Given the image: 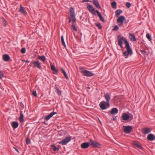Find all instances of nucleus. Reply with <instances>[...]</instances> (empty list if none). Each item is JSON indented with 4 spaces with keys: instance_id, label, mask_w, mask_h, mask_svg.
Masks as SVG:
<instances>
[{
    "instance_id": "obj_49",
    "label": "nucleus",
    "mask_w": 155,
    "mask_h": 155,
    "mask_svg": "<svg viewBox=\"0 0 155 155\" xmlns=\"http://www.w3.org/2000/svg\"><path fill=\"white\" fill-rule=\"evenodd\" d=\"M130 115H131V116L130 117V121L131 120H132L133 119V116H132V115L131 114H130Z\"/></svg>"
},
{
    "instance_id": "obj_2",
    "label": "nucleus",
    "mask_w": 155,
    "mask_h": 155,
    "mask_svg": "<svg viewBox=\"0 0 155 155\" xmlns=\"http://www.w3.org/2000/svg\"><path fill=\"white\" fill-rule=\"evenodd\" d=\"M80 70L81 71V73L83 74V75L86 77H91L94 75L93 74L91 71L84 69L83 68H80Z\"/></svg>"
},
{
    "instance_id": "obj_1",
    "label": "nucleus",
    "mask_w": 155,
    "mask_h": 155,
    "mask_svg": "<svg viewBox=\"0 0 155 155\" xmlns=\"http://www.w3.org/2000/svg\"><path fill=\"white\" fill-rule=\"evenodd\" d=\"M118 41V44L120 46L121 48H122L123 41H124L125 44V48L126 49V51L123 52V54L125 56H128L129 54L132 55L133 54L132 50L129 44L127 41V40L124 37L121 36L120 35H118L117 37Z\"/></svg>"
},
{
    "instance_id": "obj_37",
    "label": "nucleus",
    "mask_w": 155,
    "mask_h": 155,
    "mask_svg": "<svg viewBox=\"0 0 155 155\" xmlns=\"http://www.w3.org/2000/svg\"><path fill=\"white\" fill-rule=\"evenodd\" d=\"M118 29H119V28H118V26L117 25H116L114 26V28L112 29V30L113 31H117L118 30Z\"/></svg>"
},
{
    "instance_id": "obj_40",
    "label": "nucleus",
    "mask_w": 155,
    "mask_h": 155,
    "mask_svg": "<svg viewBox=\"0 0 155 155\" xmlns=\"http://www.w3.org/2000/svg\"><path fill=\"white\" fill-rule=\"evenodd\" d=\"M4 77V74L3 71H0V79Z\"/></svg>"
},
{
    "instance_id": "obj_38",
    "label": "nucleus",
    "mask_w": 155,
    "mask_h": 155,
    "mask_svg": "<svg viewBox=\"0 0 155 155\" xmlns=\"http://www.w3.org/2000/svg\"><path fill=\"white\" fill-rule=\"evenodd\" d=\"M45 119L46 120V121H45L44 123L47 124H48V115H47L45 117Z\"/></svg>"
},
{
    "instance_id": "obj_31",
    "label": "nucleus",
    "mask_w": 155,
    "mask_h": 155,
    "mask_svg": "<svg viewBox=\"0 0 155 155\" xmlns=\"http://www.w3.org/2000/svg\"><path fill=\"white\" fill-rule=\"evenodd\" d=\"M112 8L114 9H116L117 8V3L115 2H113L111 4Z\"/></svg>"
},
{
    "instance_id": "obj_50",
    "label": "nucleus",
    "mask_w": 155,
    "mask_h": 155,
    "mask_svg": "<svg viewBox=\"0 0 155 155\" xmlns=\"http://www.w3.org/2000/svg\"><path fill=\"white\" fill-rule=\"evenodd\" d=\"M69 21H68V23H70L72 21V20L70 18H69Z\"/></svg>"
},
{
    "instance_id": "obj_10",
    "label": "nucleus",
    "mask_w": 155,
    "mask_h": 155,
    "mask_svg": "<svg viewBox=\"0 0 155 155\" xmlns=\"http://www.w3.org/2000/svg\"><path fill=\"white\" fill-rule=\"evenodd\" d=\"M124 120H127L130 118V116L127 114L124 113L122 114L121 117Z\"/></svg>"
},
{
    "instance_id": "obj_16",
    "label": "nucleus",
    "mask_w": 155,
    "mask_h": 155,
    "mask_svg": "<svg viewBox=\"0 0 155 155\" xmlns=\"http://www.w3.org/2000/svg\"><path fill=\"white\" fill-rule=\"evenodd\" d=\"M126 19L125 17L123 16H120L117 19V22H123L124 21H126Z\"/></svg>"
},
{
    "instance_id": "obj_27",
    "label": "nucleus",
    "mask_w": 155,
    "mask_h": 155,
    "mask_svg": "<svg viewBox=\"0 0 155 155\" xmlns=\"http://www.w3.org/2000/svg\"><path fill=\"white\" fill-rule=\"evenodd\" d=\"M19 120L20 122H22L24 121V115L22 111H21V112L20 117H19Z\"/></svg>"
},
{
    "instance_id": "obj_46",
    "label": "nucleus",
    "mask_w": 155,
    "mask_h": 155,
    "mask_svg": "<svg viewBox=\"0 0 155 155\" xmlns=\"http://www.w3.org/2000/svg\"><path fill=\"white\" fill-rule=\"evenodd\" d=\"M117 119V117L116 116H113V120L115 121Z\"/></svg>"
},
{
    "instance_id": "obj_28",
    "label": "nucleus",
    "mask_w": 155,
    "mask_h": 155,
    "mask_svg": "<svg viewBox=\"0 0 155 155\" xmlns=\"http://www.w3.org/2000/svg\"><path fill=\"white\" fill-rule=\"evenodd\" d=\"M61 71H62V73L63 74L64 77H65V78H66L67 79V80L68 79V77L67 74H66V72L62 68H61Z\"/></svg>"
},
{
    "instance_id": "obj_17",
    "label": "nucleus",
    "mask_w": 155,
    "mask_h": 155,
    "mask_svg": "<svg viewBox=\"0 0 155 155\" xmlns=\"http://www.w3.org/2000/svg\"><path fill=\"white\" fill-rule=\"evenodd\" d=\"M104 98L106 100V101L109 105V100H110V97L108 93H106L104 96Z\"/></svg>"
},
{
    "instance_id": "obj_9",
    "label": "nucleus",
    "mask_w": 155,
    "mask_h": 155,
    "mask_svg": "<svg viewBox=\"0 0 155 155\" xmlns=\"http://www.w3.org/2000/svg\"><path fill=\"white\" fill-rule=\"evenodd\" d=\"M50 65L51 69L53 71V73L54 74H57L58 72V70L55 68L51 62H50Z\"/></svg>"
},
{
    "instance_id": "obj_39",
    "label": "nucleus",
    "mask_w": 155,
    "mask_h": 155,
    "mask_svg": "<svg viewBox=\"0 0 155 155\" xmlns=\"http://www.w3.org/2000/svg\"><path fill=\"white\" fill-rule=\"evenodd\" d=\"M26 142L27 144H30L31 143L30 140L28 138H26Z\"/></svg>"
},
{
    "instance_id": "obj_51",
    "label": "nucleus",
    "mask_w": 155,
    "mask_h": 155,
    "mask_svg": "<svg viewBox=\"0 0 155 155\" xmlns=\"http://www.w3.org/2000/svg\"><path fill=\"white\" fill-rule=\"evenodd\" d=\"M25 61L26 63H29L30 62V61H29L28 60H25Z\"/></svg>"
},
{
    "instance_id": "obj_54",
    "label": "nucleus",
    "mask_w": 155,
    "mask_h": 155,
    "mask_svg": "<svg viewBox=\"0 0 155 155\" xmlns=\"http://www.w3.org/2000/svg\"><path fill=\"white\" fill-rule=\"evenodd\" d=\"M125 21V22L126 23H127V22H126V21Z\"/></svg>"
},
{
    "instance_id": "obj_22",
    "label": "nucleus",
    "mask_w": 155,
    "mask_h": 155,
    "mask_svg": "<svg viewBox=\"0 0 155 155\" xmlns=\"http://www.w3.org/2000/svg\"><path fill=\"white\" fill-rule=\"evenodd\" d=\"M18 123L17 122L13 121L12 123V126L14 129L17 128L18 126Z\"/></svg>"
},
{
    "instance_id": "obj_7",
    "label": "nucleus",
    "mask_w": 155,
    "mask_h": 155,
    "mask_svg": "<svg viewBox=\"0 0 155 155\" xmlns=\"http://www.w3.org/2000/svg\"><path fill=\"white\" fill-rule=\"evenodd\" d=\"M71 139V137L68 136L66 137L65 139L59 142L60 144L63 145H66Z\"/></svg>"
},
{
    "instance_id": "obj_21",
    "label": "nucleus",
    "mask_w": 155,
    "mask_h": 155,
    "mask_svg": "<svg viewBox=\"0 0 155 155\" xmlns=\"http://www.w3.org/2000/svg\"><path fill=\"white\" fill-rule=\"evenodd\" d=\"M10 57L8 54H5L3 56V59L5 61H8L10 59Z\"/></svg>"
},
{
    "instance_id": "obj_25",
    "label": "nucleus",
    "mask_w": 155,
    "mask_h": 155,
    "mask_svg": "<svg viewBox=\"0 0 155 155\" xmlns=\"http://www.w3.org/2000/svg\"><path fill=\"white\" fill-rule=\"evenodd\" d=\"M122 12V11L120 9H117L115 12V15L116 17H118L119 16L120 14Z\"/></svg>"
},
{
    "instance_id": "obj_33",
    "label": "nucleus",
    "mask_w": 155,
    "mask_h": 155,
    "mask_svg": "<svg viewBox=\"0 0 155 155\" xmlns=\"http://www.w3.org/2000/svg\"><path fill=\"white\" fill-rule=\"evenodd\" d=\"M57 114V113L56 112H54V111H53L52 112H51L50 114H49V119L50 118H51L52 117H53V116L55 114Z\"/></svg>"
},
{
    "instance_id": "obj_43",
    "label": "nucleus",
    "mask_w": 155,
    "mask_h": 155,
    "mask_svg": "<svg viewBox=\"0 0 155 155\" xmlns=\"http://www.w3.org/2000/svg\"><path fill=\"white\" fill-rule=\"evenodd\" d=\"M126 5L127 8H129L131 6V4L129 2H127L126 4Z\"/></svg>"
},
{
    "instance_id": "obj_26",
    "label": "nucleus",
    "mask_w": 155,
    "mask_h": 155,
    "mask_svg": "<svg viewBox=\"0 0 155 155\" xmlns=\"http://www.w3.org/2000/svg\"><path fill=\"white\" fill-rule=\"evenodd\" d=\"M51 149L53 150L54 151L59 150V148L58 147H56L54 145H51Z\"/></svg>"
},
{
    "instance_id": "obj_55",
    "label": "nucleus",
    "mask_w": 155,
    "mask_h": 155,
    "mask_svg": "<svg viewBox=\"0 0 155 155\" xmlns=\"http://www.w3.org/2000/svg\"><path fill=\"white\" fill-rule=\"evenodd\" d=\"M154 0V2L155 3V0Z\"/></svg>"
},
{
    "instance_id": "obj_36",
    "label": "nucleus",
    "mask_w": 155,
    "mask_h": 155,
    "mask_svg": "<svg viewBox=\"0 0 155 155\" xmlns=\"http://www.w3.org/2000/svg\"><path fill=\"white\" fill-rule=\"evenodd\" d=\"M71 27H72V29H73V30L74 31H77V28H76L75 25L74 24V23H72V24L71 25Z\"/></svg>"
},
{
    "instance_id": "obj_41",
    "label": "nucleus",
    "mask_w": 155,
    "mask_h": 155,
    "mask_svg": "<svg viewBox=\"0 0 155 155\" xmlns=\"http://www.w3.org/2000/svg\"><path fill=\"white\" fill-rule=\"evenodd\" d=\"M26 49L25 48H22L21 51V52L22 54H24L25 52Z\"/></svg>"
},
{
    "instance_id": "obj_5",
    "label": "nucleus",
    "mask_w": 155,
    "mask_h": 155,
    "mask_svg": "<svg viewBox=\"0 0 155 155\" xmlns=\"http://www.w3.org/2000/svg\"><path fill=\"white\" fill-rule=\"evenodd\" d=\"M107 103L105 101H103L100 102L99 106L101 110H105L109 107L110 104L108 105Z\"/></svg>"
},
{
    "instance_id": "obj_14",
    "label": "nucleus",
    "mask_w": 155,
    "mask_h": 155,
    "mask_svg": "<svg viewBox=\"0 0 155 155\" xmlns=\"http://www.w3.org/2000/svg\"><path fill=\"white\" fill-rule=\"evenodd\" d=\"M90 145V143L84 142L81 144V147L83 149H86L88 148Z\"/></svg>"
},
{
    "instance_id": "obj_30",
    "label": "nucleus",
    "mask_w": 155,
    "mask_h": 155,
    "mask_svg": "<svg viewBox=\"0 0 155 155\" xmlns=\"http://www.w3.org/2000/svg\"><path fill=\"white\" fill-rule=\"evenodd\" d=\"M38 58L41 60L43 62H45V56H39Z\"/></svg>"
},
{
    "instance_id": "obj_8",
    "label": "nucleus",
    "mask_w": 155,
    "mask_h": 155,
    "mask_svg": "<svg viewBox=\"0 0 155 155\" xmlns=\"http://www.w3.org/2000/svg\"><path fill=\"white\" fill-rule=\"evenodd\" d=\"M124 128V131L126 134H129L133 131L132 127L129 125L123 126Z\"/></svg>"
},
{
    "instance_id": "obj_20",
    "label": "nucleus",
    "mask_w": 155,
    "mask_h": 155,
    "mask_svg": "<svg viewBox=\"0 0 155 155\" xmlns=\"http://www.w3.org/2000/svg\"><path fill=\"white\" fill-rule=\"evenodd\" d=\"M130 38L131 41H135L136 39L135 38L134 34L129 33Z\"/></svg>"
},
{
    "instance_id": "obj_13",
    "label": "nucleus",
    "mask_w": 155,
    "mask_h": 155,
    "mask_svg": "<svg viewBox=\"0 0 155 155\" xmlns=\"http://www.w3.org/2000/svg\"><path fill=\"white\" fill-rule=\"evenodd\" d=\"M151 130V129L149 128L145 127L143 129L142 132L144 134H146L150 133Z\"/></svg>"
},
{
    "instance_id": "obj_6",
    "label": "nucleus",
    "mask_w": 155,
    "mask_h": 155,
    "mask_svg": "<svg viewBox=\"0 0 155 155\" xmlns=\"http://www.w3.org/2000/svg\"><path fill=\"white\" fill-rule=\"evenodd\" d=\"M90 145H91L94 148L100 147L101 145L99 143L92 139L90 140Z\"/></svg>"
},
{
    "instance_id": "obj_18",
    "label": "nucleus",
    "mask_w": 155,
    "mask_h": 155,
    "mask_svg": "<svg viewBox=\"0 0 155 155\" xmlns=\"http://www.w3.org/2000/svg\"><path fill=\"white\" fill-rule=\"evenodd\" d=\"M147 139L150 141H153L155 139V136L152 134H150L147 137Z\"/></svg>"
},
{
    "instance_id": "obj_19",
    "label": "nucleus",
    "mask_w": 155,
    "mask_h": 155,
    "mask_svg": "<svg viewBox=\"0 0 155 155\" xmlns=\"http://www.w3.org/2000/svg\"><path fill=\"white\" fill-rule=\"evenodd\" d=\"M96 13H97V14L98 16L99 17V18L100 19V20L101 21H102V22H103V23H104L105 22V21H104V18L102 17V16L100 12H99V11L98 10H96Z\"/></svg>"
},
{
    "instance_id": "obj_52",
    "label": "nucleus",
    "mask_w": 155,
    "mask_h": 155,
    "mask_svg": "<svg viewBox=\"0 0 155 155\" xmlns=\"http://www.w3.org/2000/svg\"><path fill=\"white\" fill-rule=\"evenodd\" d=\"M120 23L119 24V26H120L122 25L123 22H120Z\"/></svg>"
},
{
    "instance_id": "obj_4",
    "label": "nucleus",
    "mask_w": 155,
    "mask_h": 155,
    "mask_svg": "<svg viewBox=\"0 0 155 155\" xmlns=\"http://www.w3.org/2000/svg\"><path fill=\"white\" fill-rule=\"evenodd\" d=\"M87 8L89 10V11L91 12L92 14L94 15H96V10L95 11L94 8L92 5L89 3H87Z\"/></svg>"
},
{
    "instance_id": "obj_15",
    "label": "nucleus",
    "mask_w": 155,
    "mask_h": 155,
    "mask_svg": "<svg viewBox=\"0 0 155 155\" xmlns=\"http://www.w3.org/2000/svg\"><path fill=\"white\" fill-rule=\"evenodd\" d=\"M33 64L34 65L35 67L38 68L39 69H41V63L39 61H33Z\"/></svg>"
},
{
    "instance_id": "obj_45",
    "label": "nucleus",
    "mask_w": 155,
    "mask_h": 155,
    "mask_svg": "<svg viewBox=\"0 0 155 155\" xmlns=\"http://www.w3.org/2000/svg\"><path fill=\"white\" fill-rule=\"evenodd\" d=\"M3 21L4 22V25L5 26L7 25H8V22H7V21L4 19H3Z\"/></svg>"
},
{
    "instance_id": "obj_48",
    "label": "nucleus",
    "mask_w": 155,
    "mask_h": 155,
    "mask_svg": "<svg viewBox=\"0 0 155 155\" xmlns=\"http://www.w3.org/2000/svg\"><path fill=\"white\" fill-rule=\"evenodd\" d=\"M89 2V0H83L82 1V2Z\"/></svg>"
},
{
    "instance_id": "obj_23",
    "label": "nucleus",
    "mask_w": 155,
    "mask_h": 155,
    "mask_svg": "<svg viewBox=\"0 0 155 155\" xmlns=\"http://www.w3.org/2000/svg\"><path fill=\"white\" fill-rule=\"evenodd\" d=\"M133 144L134 146L136 147L139 149H141L142 148L141 144L138 142L134 143H133Z\"/></svg>"
},
{
    "instance_id": "obj_32",
    "label": "nucleus",
    "mask_w": 155,
    "mask_h": 155,
    "mask_svg": "<svg viewBox=\"0 0 155 155\" xmlns=\"http://www.w3.org/2000/svg\"><path fill=\"white\" fill-rule=\"evenodd\" d=\"M55 89L56 90L57 93V94L60 96L61 94V91L57 87H56L55 88Z\"/></svg>"
},
{
    "instance_id": "obj_47",
    "label": "nucleus",
    "mask_w": 155,
    "mask_h": 155,
    "mask_svg": "<svg viewBox=\"0 0 155 155\" xmlns=\"http://www.w3.org/2000/svg\"><path fill=\"white\" fill-rule=\"evenodd\" d=\"M13 148L15 149V150L17 151L19 153V151L18 150L17 148L15 147H14Z\"/></svg>"
},
{
    "instance_id": "obj_3",
    "label": "nucleus",
    "mask_w": 155,
    "mask_h": 155,
    "mask_svg": "<svg viewBox=\"0 0 155 155\" xmlns=\"http://www.w3.org/2000/svg\"><path fill=\"white\" fill-rule=\"evenodd\" d=\"M69 12L70 14V17L69 18L71 20L72 23H74L76 21V19L75 17V12L74 8L71 7L69 9Z\"/></svg>"
},
{
    "instance_id": "obj_29",
    "label": "nucleus",
    "mask_w": 155,
    "mask_h": 155,
    "mask_svg": "<svg viewBox=\"0 0 155 155\" xmlns=\"http://www.w3.org/2000/svg\"><path fill=\"white\" fill-rule=\"evenodd\" d=\"M61 43L64 46V47L65 48H66V45L64 41V37L63 35H62L61 36Z\"/></svg>"
},
{
    "instance_id": "obj_12",
    "label": "nucleus",
    "mask_w": 155,
    "mask_h": 155,
    "mask_svg": "<svg viewBox=\"0 0 155 155\" xmlns=\"http://www.w3.org/2000/svg\"><path fill=\"white\" fill-rule=\"evenodd\" d=\"M19 12L25 15H26L27 14V12L21 5H20V9L19 10Z\"/></svg>"
},
{
    "instance_id": "obj_24",
    "label": "nucleus",
    "mask_w": 155,
    "mask_h": 155,
    "mask_svg": "<svg viewBox=\"0 0 155 155\" xmlns=\"http://www.w3.org/2000/svg\"><path fill=\"white\" fill-rule=\"evenodd\" d=\"M118 113V110L116 108H113L111 110L110 113L112 114H117Z\"/></svg>"
},
{
    "instance_id": "obj_53",
    "label": "nucleus",
    "mask_w": 155,
    "mask_h": 155,
    "mask_svg": "<svg viewBox=\"0 0 155 155\" xmlns=\"http://www.w3.org/2000/svg\"><path fill=\"white\" fill-rule=\"evenodd\" d=\"M127 58V57H125V58Z\"/></svg>"
},
{
    "instance_id": "obj_42",
    "label": "nucleus",
    "mask_w": 155,
    "mask_h": 155,
    "mask_svg": "<svg viewBox=\"0 0 155 155\" xmlns=\"http://www.w3.org/2000/svg\"><path fill=\"white\" fill-rule=\"evenodd\" d=\"M140 51L143 54H147V52L144 50H140Z\"/></svg>"
},
{
    "instance_id": "obj_35",
    "label": "nucleus",
    "mask_w": 155,
    "mask_h": 155,
    "mask_svg": "<svg viewBox=\"0 0 155 155\" xmlns=\"http://www.w3.org/2000/svg\"><path fill=\"white\" fill-rule=\"evenodd\" d=\"M95 25L99 29H101L102 28V26L101 25V24L99 22L95 23Z\"/></svg>"
},
{
    "instance_id": "obj_44",
    "label": "nucleus",
    "mask_w": 155,
    "mask_h": 155,
    "mask_svg": "<svg viewBox=\"0 0 155 155\" xmlns=\"http://www.w3.org/2000/svg\"><path fill=\"white\" fill-rule=\"evenodd\" d=\"M32 94L35 97H37V96L36 91H33L32 92Z\"/></svg>"
},
{
    "instance_id": "obj_34",
    "label": "nucleus",
    "mask_w": 155,
    "mask_h": 155,
    "mask_svg": "<svg viewBox=\"0 0 155 155\" xmlns=\"http://www.w3.org/2000/svg\"><path fill=\"white\" fill-rule=\"evenodd\" d=\"M146 37L147 39L150 41H151L152 40V39L151 38V36L148 33H147L146 34Z\"/></svg>"
},
{
    "instance_id": "obj_11",
    "label": "nucleus",
    "mask_w": 155,
    "mask_h": 155,
    "mask_svg": "<svg viewBox=\"0 0 155 155\" xmlns=\"http://www.w3.org/2000/svg\"><path fill=\"white\" fill-rule=\"evenodd\" d=\"M92 2L93 4L98 9L101 8V7L97 0H93Z\"/></svg>"
}]
</instances>
